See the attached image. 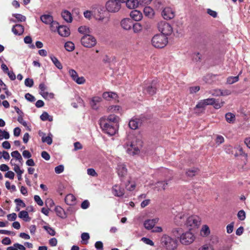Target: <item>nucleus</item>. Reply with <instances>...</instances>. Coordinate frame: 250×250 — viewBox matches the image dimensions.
<instances>
[{"mask_svg": "<svg viewBox=\"0 0 250 250\" xmlns=\"http://www.w3.org/2000/svg\"><path fill=\"white\" fill-rule=\"evenodd\" d=\"M100 125L103 131L110 136L115 134L118 130V125L107 123L104 118H102L100 120Z\"/></svg>", "mask_w": 250, "mask_h": 250, "instance_id": "1", "label": "nucleus"}, {"mask_svg": "<svg viewBox=\"0 0 250 250\" xmlns=\"http://www.w3.org/2000/svg\"><path fill=\"white\" fill-rule=\"evenodd\" d=\"M143 142L141 140L134 138L132 141L126 143L127 151L132 155L137 154L140 151Z\"/></svg>", "mask_w": 250, "mask_h": 250, "instance_id": "2", "label": "nucleus"}, {"mask_svg": "<svg viewBox=\"0 0 250 250\" xmlns=\"http://www.w3.org/2000/svg\"><path fill=\"white\" fill-rule=\"evenodd\" d=\"M151 43L152 45L155 48H163L167 44L168 39L164 34H156L152 38Z\"/></svg>", "mask_w": 250, "mask_h": 250, "instance_id": "3", "label": "nucleus"}, {"mask_svg": "<svg viewBox=\"0 0 250 250\" xmlns=\"http://www.w3.org/2000/svg\"><path fill=\"white\" fill-rule=\"evenodd\" d=\"M163 247L167 249L173 250L177 247V241L167 235H164L161 239Z\"/></svg>", "mask_w": 250, "mask_h": 250, "instance_id": "4", "label": "nucleus"}, {"mask_svg": "<svg viewBox=\"0 0 250 250\" xmlns=\"http://www.w3.org/2000/svg\"><path fill=\"white\" fill-rule=\"evenodd\" d=\"M96 39L89 34L83 35L81 38V43L85 47H92L96 44Z\"/></svg>", "mask_w": 250, "mask_h": 250, "instance_id": "5", "label": "nucleus"}, {"mask_svg": "<svg viewBox=\"0 0 250 250\" xmlns=\"http://www.w3.org/2000/svg\"><path fill=\"white\" fill-rule=\"evenodd\" d=\"M200 219L196 215H191L187 217V219L185 226H186L189 229L192 228H196L200 225Z\"/></svg>", "mask_w": 250, "mask_h": 250, "instance_id": "6", "label": "nucleus"}, {"mask_svg": "<svg viewBox=\"0 0 250 250\" xmlns=\"http://www.w3.org/2000/svg\"><path fill=\"white\" fill-rule=\"evenodd\" d=\"M158 28L162 33L161 34H164L166 36L170 35L173 31L171 26L165 21H161L158 23Z\"/></svg>", "mask_w": 250, "mask_h": 250, "instance_id": "7", "label": "nucleus"}, {"mask_svg": "<svg viewBox=\"0 0 250 250\" xmlns=\"http://www.w3.org/2000/svg\"><path fill=\"white\" fill-rule=\"evenodd\" d=\"M158 88L156 81H153L150 83L145 84L144 86V93L149 95L156 94Z\"/></svg>", "mask_w": 250, "mask_h": 250, "instance_id": "8", "label": "nucleus"}, {"mask_svg": "<svg viewBox=\"0 0 250 250\" xmlns=\"http://www.w3.org/2000/svg\"><path fill=\"white\" fill-rule=\"evenodd\" d=\"M106 8L108 12L115 13L121 8V4L117 0H109L106 2Z\"/></svg>", "mask_w": 250, "mask_h": 250, "instance_id": "9", "label": "nucleus"}, {"mask_svg": "<svg viewBox=\"0 0 250 250\" xmlns=\"http://www.w3.org/2000/svg\"><path fill=\"white\" fill-rule=\"evenodd\" d=\"M194 236L193 234L189 231L182 233L180 237V242L184 245H188L193 242Z\"/></svg>", "mask_w": 250, "mask_h": 250, "instance_id": "10", "label": "nucleus"}, {"mask_svg": "<svg viewBox=\"0 0 250 250\" xmlns=\"http://www.w3.org/2000/svg\"><path fill=\"white\" fill-rule=\"evenodd\" d=\"M162 16L165 20H170L174 17L175 13L170 7H167L163 9Z\"/></svg>", "mask_w": 250, "mask_h": 250, "instance_id": "11", "label": "nucleus"}, {"mask_svg": "<svg viewBox=\"0 0 250 250\" xmlns=\"http://www.w3.org/2000/svg\"><path fill=\"white\" fill-rule=\"evenodd\" d=\"M187 215L183 213H178L174 218V223L177 226L184 225L186 223Z\"/></svg>", "mask_w": 250, "mask_h": 250, "instance_id": "12", "label": "nucleus"}, {"mask_svg": "<svg viewBox=\"0 0 250 250\" xmlns=\"http://www.w3.org/2000/svg\"><path fill=\"white\" fill-rule=\"evenodd\" d=\"M142 120L139 118H133L128 123L129 127L132 129H136L142 125Z\"/></svg>", "mask_w": 250, "mask_h": 250, "instance_id": "13", "label": "nucleus"}, {"mask_svg": "<svg viewBox=\"0 0 250 250\" xmlns=\"http://www.w3.org/2000/svg\"><path fill=\"white\" fill-rule=\"evenodd\" d=\"M121 25L123 28L125 30H127L131 29L133 25V22L130 19H124L121 21Z\"/></svg>", "mask_w": 250, "mask_h": 250, "instance_id": "14", "label": "nucleus"}, {"mask_svg": "<svg viewBox=\"0 0 250 250\" xmlns=\"http://www.w3.org/2000/svg\"><path fill=\"white\" fill-rule=\"evenodd\" d=\"M158 221L159 219L158 218L147 220L144 222V227L147 229H151L154 227Z\"/></svg>", "mask_w": 250, "mask_h": 250, "instance_id": "15", "label": "nucleus"}, {"mask_svg": "<svg viewBox=\"0 0 250 250\" xmlns=\"http://www.w3.org/2000/svg\"><path fill=\"white\" fill-rule=\"evenodd\" d=\"M112 190L113 194L117 197L123 196L125 194L124 189L117 185H115L113 187Z\"/></svg>", "mask_w": 250, "mask_h": 250, "instance_id": "16", "label": "nucleus"}, {"mask_svg": "<svg viewBox=\"0 0 250 250\" xmlns=\"http://www.w3.org/2000/svg\"><path fill=\"white\" fill-rule=\"evenodd\" d=\"M57 31L59 35L62 37H67L70 33L69 29L65 26H59Z\"/></svg>", "mask_w": 250, "mask_h": 250, "instance_id": "17", "label": "nucleus"}, {"mask_svg": "<svg viewBox=\"0 0 250 250\" xmlns=\"http://www.w3.org/2000/svg\"><path fill=\"white\" fill-rule=\"evenodd\" d=\"M12 31L16 35H21L24 32V27L21 24H17L13 26Z\"/></svg>", "mask_w": 250, "mask_h": 250, "instance_id": "18", "label": "nucleus"}, {"mask_svg": "<svg viewBox=\"0 0 250 250\" xmlns=\"http://www.w3.org/2000/svg\"><path fill=\"white\" fill-rule=\"evenodd\" d=\"M102 101V98L95 96L92 98L90 101V105L91 107L93 109H97L99 107V103H100Z\"/></svg>", "mask_w": 250, "mask_h": 250, "instance_id": "19", "label": "nucleus"}, {"mask_svg": "<svg viewBox=\"0 0 250 250\" xmlns=\"http://www.w3.org/2000/svg\"><path fill=\"white\" fill-rule=\"evenodd\" d=\"M130 16L135 21H140L143 17L142 13L137 10L132 11L130 12Z\"/></svg>", "mask_w": 250, "mask_h": 250, "instance_id": "20", "label": "nucleus"}, {"mask_svg": "<svg viewBox=\"0 0 250 250\" xmlns=\"http://www.w3.org/2000/svg\"><path fill=\"white\" fill-rule=\"evenodd\" d=\"M118 174L120 177H124L127 173V169L125 165L121 164L118 165Z\"/></svg>", "mask_w": 250, "mask_h": 250, "instance_id": "21", "label": "nucleus"}, {"mask_svg": "<svg viewBox=\"0 0 250 250\" xmlns=\"http://www.w3.org/2000/svg\"><path fill=\"white\" fill-rule=\"evenodd\" d=\"M65 203L69 205H74L76 203V198L72 194L67 195L65 198Z\"/></svg>", "mask_w": 250, "mask_h": 250, "instance_id": "22", "label": "nucleus"}, {"mask_svg": "<svg viewBox=\"0 0 250 250\" xmlns=\"http://www.w3.org/2000/svg\"><path fill=\"white\" fill-rule=\"evenodd\" d=\"M40 19L46 24H49L53 20L52 16L50 15H43L41 16Z\"/></svg>", "mask_w": 250, "mask_h": 250, "instance_id": "23", "label": "nucleus"}, {"mask_svg": "<svg viewBox=\"0 0 250 250\" xmlns=\"http://www.w3.org/2000/svg\"><path fill=\"white\" fill-rule=\"evenodd\" d=\"M63 19L67 22H71L72 21L71 14L68 11L64 10L62 13Z\"/></svg>", "mask_w": 250, "mask_h": 250, "instance_id": "24", "label": "nucleus"}, {"mask_svg": "<svg viewBox=\"0 0 250 250\" xmlns=\"http://www.w3.org/2000/svg\"><path fill=\"white\" fill-rule=\"evenodd\" d=\"M125 2L126 6L129 9H135L139 4L138 0H127Z\"/></svg>", "mask_w": 250, "mask_h": 250, "instance_id": "25", "label": "nucleus"}, {"mask_svg": "<svg viewBox=\"0 0 250 250\" xmlns=\"http://www.w3.org/2000/svg\"><path fill=\"white\" fill-rule=\"evenodd\" d=\"M107 121V123L111 124L117 125L119 121V117L114 115H110L108 116L107 119H105Z\"/></svg>", "mask_w": 250, "mask_h": 250, "instance_id": "26", "label": "nucleus"}, {"mask_svg": "<svg viewBox=\"0 0 250 250\" xmlns=\"http://www.w3.org/2000/svg\"><path fill=\"white\" fill-rule=\"evenodd\" d=\"M117 95L113 92H105L103 94V97L105 100H109L110 99H115Z\"/></svg>", "mask_w": 250, "mask_h": 250, "instance_id": "27", "label": "nucleus"}, {"mask_svg": "<svg viewBox=\"0 0 250 250\" xmlns=\"http://www.w3.org/2000/svg\"><path fill=\"white\" fill-rule=\"evenodd\" d=\"M241 74V71L239 73V75L237 76H230L227 79V83L229 84H232L239 80V75Z\"/></svg>", "mask_w": 250, "mask_h": 250, "instance_id": "28", "label": "nucleus"}, {"mask_svg": "<svg viewBox=\"0 0 250 250\" xmlns=\"http://www.w3.org/2000/svg\"><path fill=\"white\" fill-rule=\"evenodd\" d=\"M78 31L84 35L89 34L91 31L89 28L86 26H81L78 28Z\"/></svg>", "mask_w": 250, "mask_h": 250, "instance_id": "29", "label": "nucleus"}, {"mask_svg": "<svg viewBox=\"0 0 250 250\" xmlns=\"http://www.w3.org/2000/svg\"><path fill=\"white\" fill-rule=\"evenodd\" d=\"M168 185V183L167 181L163 182H158L156 184L155 188H157L158 190H160L161 189L165 190L167 186Z\"/></svg>", "mask_w": 250, "mask_h": 250, "instance_id": "30", "label": "nucleus"}, {"mask_svg": "<svg viewBox=\"0 0 250 250\" xmlns=\"http://www.w3.org/2000/svg\"><path fill=\"white\" fill-rule=\"evenodd\" d=\"M144 12L146 16L151 18L154 15L153 10L150 7H146L144 9Z\"/></svg>", "mask_w": 250, "mask_h": 250, "instance_id": "31", "label": "nucleus"}, {"mask_svg": "<svg viewBox=\"0 0 250 250\" xmlns=\"http://www.w3.org/2000/svg\"><path fill=\"white\" fill-rule=\"evenodd\" d=\"M50 59L54 65L59 69H62V66L60 62L58 60V59L54 56H50Z\"/></svg>", "mask_w": 250, "mask_h": 250, "instance_id": "32", "label": "nucleus"}, {"mask_svg": "<svg viewBox=\"0 0 250 250\" xmlns=\"http://www.w3.org/2000/svg\"><path fill=\"white\" fill-rule=\"evenodd\" d=\"M171 232L174 236L178 238H179L180 236L181 237V236L182 235V233H183V230L182 228H180L173 229L172 230Z\"/></svg>", "mask_w": 250, "mask_h": 250, "instance_id": "33", "label": "nucleus"}, {"mask_svg": "<svg viewBox=\"0 0 250 250\" xmlns=\"http://www.w3.org/2000/svg\"><path fill=\"white\" fill-rule=\"evenodd\" d=\"M225 117L226 121L229 123H233L235 121V115L229 112L226 113Z\"/></svg>", "mask_w": 250, "mask_h": 250, "instance_id": "34", "label": "nucleus"}, {"mask_svg": "<svg viewBox=\"0 0 250 250\" xmlns=\"http://www.w3.org/2000/svg\"><path fill=\"white\" fill-rule=\"evenodd\" d=\"M132 26L134 33H139L142 30V26L140 23L136 22L135 23H133Z\"/></svg>", "mask_w": 250, "mask_h": 250, "instance_id": "35", "label": "nucleus"}, {"mask_svg": "<svg viewBox=\"0 0 250 250\" xmlns=\"http://www.w3.org/2000/svg\"><path fill=\"white\" fill-rule=\"evenodd\" d=\"M65 49L69 52L72 51L75 48L74 44L71 42H67L65 43Z\"/></svg>", "mask_w": 250, "mask_h": 250, "instance_id": "36", "label": "nucleus"}, {"mask_svg": "<svg viewBox=\"0 0 250 250\" xmlns=\"http://www.w3.org/2000/svg\"><path fill=\"white\" fill-rule=\"evenodd\" d=\"M40 118L42 121H43L47 120L52 121L53 120L52 117L50 116L46 112H43L41 115Z\"/></svg>", "mask_w": 250, "mask_h": 250, "instance_id": "37", "label": "nucleus"}, {"mask_svg": "<svg viewBox=\"0 0 250 250\" xmlns=\"http://www.w3.org/2000/svg\"><path fill=\"white\" fill-rule=\"evenodd\" d=\"M12 157L15 158L16 159L18 160L20 162H21L22 160V157L20 153L18 152V151L16 150L14 151L11 153Z\"/></svg>", "mask_w": 250, "mask_h": 250, "instance_id": "38", "label": "nucleus"}, {"mask_svg": "<svg viewBox=\"0 0 250 250\" xmlns=\"http://www.w3.org/2000/svg\"><path fill=\"white\" fill-rule=\"evenodd\" d=\"M235 148L237 150V152L236 153V154L234 155L235 157L237 156L238 155H243L246 157L247 156V154L244 152L242 147L240 146H238Z\"/></svg>", "mask_w": 250, "mask_h": 250, "instance_id": "39", "label": "nucleus"}, {"mask_svg": "<svg viewBox=\"0 0 250 250\" xmlns=\"http://www.w3.org/2000/svg\"><path fill=\"white\" fill-rule=\"evenodd\" d=\"M43 228L45 230H46V231L51 236H54L56 234V232L55 231V230L49 227V226H43Z\"/></svg>", "mask_w": 250, "mask_h": 250, "instance_id": "40", "label": "nucleus"}, {"mask_svg": "<svg viewBox=\"0 0 250 250\" xmlns=\"http://www.w3.org/2000/svg\"><path fill=\"white\" fill-rule=\"evenodd\" d=\"M13 16L16 18L18 21H24L26 20V17L20 14H14Z\"/></svg>", "mask_w": 250, "mask_h": 250, "instance_id": "41", "label": "nucleus"}, {"mask_svg": "<svg viewBox=\"0 0 250 250\" xmlns=\"http://www.w3.org/2000/svg\"><path fill=\"white\" fill-rule=\"evenodd\" d=\"M225 102L224 101H221V102H219L218 100L215 99V103L213 104L214 107L215 109H219L222 106H223Z\"/></svg>", "mask_w": 250, "mask_h": 250, "instance_id": "42", "label": "nucleus"}, {"mask_svg": "<svg viewBox=\"0 0 250 250\" xmlns=\"http://www.w3.org/2000/svg\"><path fill=\"white\" fill-rule=\"evenodd\" d=\"M49 24L50 25V29L51 31L53 32L56 31L57 29L58 30V28L59 26L58 22L53 21Z\"/></svg>", "mask_w": 250, "mask_h": 250, "instance_id": "43", "label": "nucleus"}, {"mask_svg": "<svg viewBox=\"0 0 250 250\" xmlns=\"http://www.w3.org/2000/svg\"><path fill=\"white\" fill-rule=\"evenodd\" d=\"M197 172V169L194 168L189 169L187 171V174L188 176L193 177L196 174V173Z\"/></svg>", "mask_w": 250, "mask_h": 250, "instance_id": "44", "label": "nucleus"}, {"mask_svg": "<svg viewBox=\"0 0 250 250\" xmlns=\"http://www.w3.org/2000/svg\"><path fill=\"white\" fill-rule=\"evenodd\" d=\"M19 217L20 218H22L25 219L26 218H28L29 217L28 213L27 211L25 210H22L18 214Z\"/></svg>", "mask_w": 250, "mask_h": 250, "instance_id": "45", "label": "nucleus"}, {"mask_svg": "<svg viewBox=\"0 0 250 250\" xmlns=\"http://www.w3.org/2000/svg\"><path fill=\"white\" fill-rule=\"evenodd\" d=\"M237 217L239 220L243 221L246 218V213L243 210H240L237 214Z\"/></svg>", "mask_w": 250, "mask_h": 250, "instance_id": "46", "label": "nucleus"}, {"mask_svg": "<svg viewBox=\"0 0 250 250\" xmlns=\"http://www.w3.org/2000/svg\"><path fill=\"white\" fill-rule=\"evenodd\" d=\"M24 84L26 86L31 87L34 84V81L32 79L26 78L25 80Z\"/></svg>", "mask_w": 250, "mask_h": 250, "instance_id": "47", "label": "nucleus"}, {"mask_svg": "<svg viewBox=\"0 0 250 250\" xmlns=\"http://www.w3.org/2000/svg\"><path fill=\"white\" fill-rule=\"evenodd\" d=\"M41 94L45 99H52L54 97V94L52 93H49L47 92H43L41 93Z\"/></svg>", "mask_w": 250, "mask_h": 250, "instance_id": "48", "label": "nucleus"}, {"mask_svg": "<svg viewBox=\"0 0 250 250\" xmlns=\"http://www.w3.org/2000/svg\"><path fill=\"white\" fill-rule=\"evenodd\" d=\"M202 232L204 233L205 236H208L210 233L208 227L207 225H204L202 229Z\"/></svg>", "mask_w": 250, "mask_h": 250, "instance_id": "49", "label": "nucleus"}, {"mask_svg": "<svg viewBox=\"0 0 250 250\" xmlns=\"http://www.w3.org/2000/svg\"><path fill=\"white\" fill-rule=\"evenodd\" d=\"M35 201L38 204V205L42 206L43 205V202L39 195H35L34 197Z\"/></svg>", "mask_w": 250, "mask_h": 250, "instance_id": "50", "label": "nucleus"}, {"mask_svg": "<svg viewBox=\"0 0 250 250\" xmlns=\"http://www.w3.org/2000/svg\"><path fill=\"white\" fill-rule=\"evenodd\" d=\"M206 106V104H205V102L204 100H201L198 103L196 104L195 108H204V107Z\"/></svg>", "mask_w": 250, "mask_h": 250, "instance_id": "51", "label": "nucleus"}, {"mask_svg": "<svg viewBox=\"0 0 250 250\" xmlns=\"http://www.w3.org/2000/svg\"><path fill=\"white\" fill-rule=\"evenodd\" d=\"M25 99L27 101H28L29 102H33L36 100L35 98L34 97V96H33V95H32L30 93H26L25 95Z\"/></svg>", "mask_w": 250, "mask_h": 250, "instance_id": "52", "label": "nucleus"}, {"mask_svg": "<svg viewBox=\"0 0 250 250\" xmlns=\"http://www.w3.org/2000/svg\"><path fill=\"white\" fill-rule=\"evenodd\" d=\"M69 74L74 81L78 76L77 72L74 69L69 70Z\"/></svg>", "mask_w": 250, "mask_h": 250, "instance_id": "53", "label": "nucleus"}, {"mask_svg": "<svg viewBox=\"0 0 250 250\" xmlns=\"http://www.w3.org/2000/svg\"><path fill=\"white\" fill-rule=\"evenodd\" d=\"M215 99L214 98H208L204 99V101L206 105H213V104L215 103Z\"/></svg>", "mask_w": 250, "mask_h": 250, "instance_id": "54", "label": "nucleus"}, {"mask_svg": "<svg viewBox=\"0 0 250 250\" xmlns=\"http://www.w3.org/2000/svg\"><path fill=\"white\" fill-rule=\"evenodd\" d=\"M64 170V167L62 165H59L55 168V171L57 174L62 172Z\"/></svg>", "mask_w": 250, "mask_h": 250, "instance_id": "55", "label": "nucleus"}, {"mask_svg": "<svg viewBox=\"0 0 250 250\" xmlns=\"http://www.w3.org/2000/svg\"><path fill=\"white\" fill-rule=\"evenodd\" d=\"M42 140L43 142H46L48 145H51L52 143V139L49 136H47L45 137H42Z\"/></svg>", "mask_w": 250, "mask_h": 250, "instance_id": "56", "label": "nucleus"}, {"mask_svg": "<svg viewBox=\"0 0 250 250\" xmlns=\"http://www.w3.org/2000/svg\"><path fill=\"white\" fill-rule=\"evenodd\" d=\"M87 172L89 175H90V176H92L93 177H96L98 175L97 173H96V172L93 168L87 169Z\"/></svg>", "mask_w": 250, "mask_h": 250, "instance_id": "57", "label": "nucleus"}, {"mask_svg": "<svg viewBox=\"0 0 250 250\" xmlns=\"http://www.w3.org/2000/svg\"><path fill=\"white\" fill-rule=\"evenodd\" d=\"M90 236L88 233L86 232H83L81 234V238L83 241H86V243H87L88 240L89 239Z\"/></svg>", "mask_w": 250, "mask_h": 250, "instance_id": "58", "label": "nucleus"}, {"mask_svg": "<svg viewBox=\"0 0 250 250\" xmlns=\"http://www.w3.org/2000/svg\"><path fill=\"white\" fill-rule=\"evenodd\" d=\"M85 81V80L84 77H79L78 76L75 79H74V81H75L77 83L80 84H83V83H84Z\"/></svg>", "mask_w": 250, "mask_h": 250, "instance_id": "59", "label": "nucleus"}, {"mask_svg": "<svg viewBox=\"0 0 250 250\" xmlns=\"http://www.w3.org/2000/svg\"><path fill=\"white\" fill-rule=\"evenodd\" d=\"M15 202L17 203V206H21L22 208L25 207V203L20 199H16L15 200Z\"/></svg>", "mask_w": 250, "mask_h": 250, "instance_id": "60", "label": "nucleus"}, {"mask_svg": "<svg viewBox=\"0 0 250 250\" xmlns=\"http://www.w3.org/2000/svg\"><path fill=\"white\" fill-rule=\"evenodd\" d=\"M15 176L14 173L12 171H8L5 174L6 178H8L10 179H13Z\"/></svg>", "mask_w": 250, "mask_h": 250, "instance_id": "61", "label": "nucleus"}, {"mask_svg": "<svg viewBox=\"0 0 250 250\" xmlns=\"http://www.w3.org/2000/svg\"><path fill=\"white\" fill-rule=\"evenodd\" d=\"M120 109V106L119 105H112L108 107V110L111 112H114L116 111H119Z\"/></svg>", "mask_w": 250, "mask_h": 250, "instance_id": "62", "label": "nucleus"}, {"mask_svg": "<svg viewBox=\"0 0 250 250\" xmlns=\"http://www.w3.org/2000/svg\"><path fill=\"white\" fill-rule=\"evenodd\" d=\"M41 156L45 160H49L50 158V156L48 153L45 151H43L42 152Z\"/></svg>", "mask_w": 250, "mask_h": 250, "instance_id": "63", "label": "nucleus"}, {"mask_svg": "<svg viewBox=\"0 0 250 250\" xmlns=\"http://www.w3.org/2000/svg\"><path fill=\"white\" fill-rule=\"evenodd\" d=\"M207 13L213 18H216L217 16V12L210 9H208Z\"/></svg>", "mask_w": 250, "mask_h": 250, "instance_id": "64", "label": "nucleus"}]
</instances>
